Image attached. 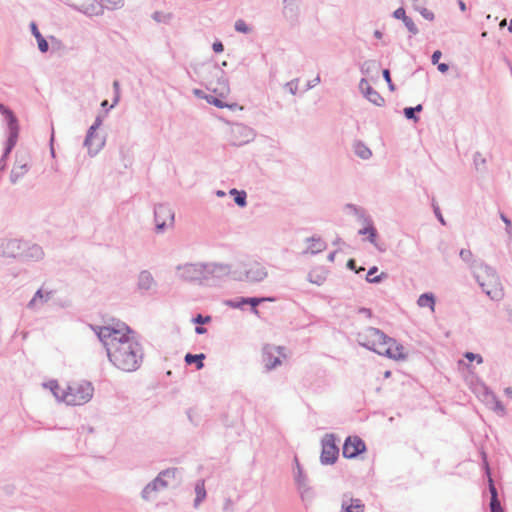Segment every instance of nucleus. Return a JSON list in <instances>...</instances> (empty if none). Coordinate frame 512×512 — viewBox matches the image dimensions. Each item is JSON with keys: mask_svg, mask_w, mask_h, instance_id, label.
I'll return each instance as SVG.
<instances>
[{"mask_svg": "<svg viewBox=\"0 0 512 512\" xmlns=\"http://www.w3.org/2000/svg\"><path fill=\"white\" fill-rule=\"evenodd\" d=\"M464 357L469 360L470 362L476 361L478 364H481L483 362V358L480 354H475L473 352H466L464 354Z\"/></svg>", "mask_w": 512, "mask_h": 512, "instance_id": "nucleus-56", "label": "nucleus"}, {"mask_svg": "<svg viewBox=\"0 0 512 512\" xmlns=\"http://www.w3.org/2000/svg\"><path fill=\"white\" fill-rule=\"evenodd\" d=\"M433 211H434L435 216L437 217V219L440 221V223L442 225H445L446 223H445V220H444V218H443V216L441 214L440 208H439L438 205H436L434 203H433Z\"/></svg>", "mask_w": 512, "mask_h": 512, "instance_id": "nucleus-63", "label": "nucleus"}, {"mask_svg": "<svg viewBox=\"0 0 512 512\" xmlns=\"http://www.w3.org/2000/svg\"><path fill=\"white\" fill-rule=\"evenodd\" d=\"M423 110V105L422 104H418L414 107H405L403 109V114L405 116L406 119L408 120H412L414 122H418L419 121V117L417 116L416 113H419Z\"/></svg>", "mask_w": 512, "mask_h": 512, "instance_id": "nucleus-38", "label": "nucleus"}, {"mask_svg": "<svg viewBox=\"0 0 512 512\" xmlns=\"http://www.w3.org/2000/svg\"><path fill=\"white\" fill-rule=\"evenodd\" d=\"M174 212L168 204L160 203L154 207V220L156 223V232L161 233L167 226V221L172 225L174 223Z\"/></svg>", "mask_w": 512, "mask_h": 512, "instance_id": "nucleus-10", "label": "nucleus"}, {"mask_svg": "<svg viewBox=\"0 0 512 512\" xmlns=\"http://www.w3.org/2000/svg\"><path fill=\"white\" fill-rule=\"evenodd\" d=\"M211 316L209 315H202V314H197L196 316H194L192 318V322L197 324V325H204V324H207L209 322H211Z\"/></svg>", "mask_w": 512, "mask_h": 512, "instance_id": "nucleus-51", "label": "nucleus"}, {"mask_svg": "<svg viewBox=\"0 0 512 512\" xmlns=\"http://www.w3.org/2000/svg\"><path fill=\"white\" fill-rule=\"evenodd\" d=\"M0 107L8 126V137L5 143L3 154L0 158V171H3L6 168L7 158L17 144L19 136V125L17 117L10 109L4 107L3 105H0Z\"/></svg>", "mask_w": 512, "mask_h": 512, "instance_id": "nucleus-5", "label": "nucleus"}, {"mask_svg": "<svg viewBox=\"0 0 512 512\" xmlns=\"http://www.w3.org/2000/svg\"><path fill=\"white\" fill-rule=\"evenodd\" d=\"M197 74L206 88L219 97H225L229 93V84L228 80L225 78V72L218 64L211 62L204 63L197 70Z\"/></svg>", "mask_w": 512, "mask_h": 512, "instance_id": "nucleus-3", "label": "nucleus"}, {"mask_svg": "<svg viewBox=\"0 0 512 512\" xmlns=\"http://www.w3.org/2000/svg\"><path fill=\"white\" fill-rule=\"evenodd\" d=\"M137 285L140 290L148 291L156 285V282L148 270H143L139 273Z\"/></svg>", "mask_w": 512, "mask_h": 512, "instance_id": "nucleus-24", "label": "nucleus"}, {"mask_svg": "<svg viewBox=\"0 0 512 512\" xmlns=\"http://www.w3.org/2000/svg\"><path fill=\"white\" fill-rule=\"evenodd\" d=\"M347 268L350 269V270H353L355 271L356 273H359L360 271H363L364 268L363 267H360L359 269H357L356 267V261L354 259H349L347 261Z\"/></svg>", "mask_w": 512, "mask_h": 512, "instance_id": "nucleus-62", "label": "nucleus"}, {"mask_svg": "<svg viewBox=\"0 0 512 512\" xmlns=\"http://www.w3.org/2000/svg\"><path fill=\"white\" fill-rule=\"evenodd\" d=\"M298 81L299 79L296 78V79H293L289 82H287L285 84V88L288 89V91L292 94V95H296L297 93V90H298Z\"/></svg>", "mask_w": 512, "mask_h": 512, "instance_id": "nucleus-53", "label": "nucleus"}, {"mask_svg": "<svg viewBox=\"0 0 512 512\" xmlns=\"http://www.w3.org/2000/svg\"><path fill=\"white\" fill-rule=\"evenodd\" d=\"M25 241L20 239L2 238L3 257L20 258Z\"/></svg>", "mask_w": 512, "mask_h": 512, "instance_id": "nucleus-14", "label": "nucleus"}, {"mask_svg": "<svg viewBox=\"0 0 512 512\" xmlns=\"http://www.w3.org/2000/svg\"><path fill=\"white\" fill-rule=\"evenodd\" d=\"M383 346H387V348H385V350H382L381 355H384V356H386L390 359H394V360L406 359L407 356H406V354L403 353L404 347L401 344H398L396 342V344L388 343V344H384Z\"/></svg>", "mask_w": 512, "mask_h": 512, "instance_id": "nucleus-19", "label": "nucleus"}, {"mask_svg": "<svg viewBox=\"0 0 512 512\" xmlns=\"http://www.w3.org/2000/svg\"><path fill=\"white\" fill-rule=\"evenodd\" d=\"M366 451V444L359 436H348L342 447V455L347 459H354Z\"/></svg>", "mask_w": 512, "mask_h": 512, "instance_id": "nucleus-11", "label": "nucleus"}, {"mask_svg": "<svg viewBox=\"0 0 512 512\" xmlns=\"http://www.w3.org/2000/svg\"><path fill=\"white\" fill-rule=\"evenodd\" d=\"M30 28L33 36L36 38L38 49L40 52L46 53L49 50L48 41L42 36L35 22H31Z\"/></svg>", "mask_w": 512, "mask_h": 512, "instance_id": "nucleus-26", "label": "nucleus"}, {"mask_svg": "<svg viewBox=\"0 0 512 512\" xmlns=\"http://www.w3.org/2000/svg\"><path fill=\"white\" fill-rule=\"evenodd\" d=\"M382 76H383L384 80L386 81V83H387V85H388L389 90H390V91H395L396 86H395V84L392 82L391 74H390V70H389V69H383V70H382Z\"/></svg>", "mask_w": 512, "mask_h": 512, "instance_id": "nucleus-52", "label": "nucleus"}, {"mask_svg": "<svg viewBox=\"0 0 512 512\" xmlns=\"http://www.w3.org/2000/svg\"><path fill=\"white\" fill-rule=\"evenodd\" d=\"M44 257V251L41 246L38 244H30L25 241V247H23L22 254H20V259L26 261H38Z\"/></svg>", "mask_w": 512, "mask_h": 512, "instance_id": "nucleus-17", "label": "nucleus"}, {"mask_svg": "<svg viewBox=\"0 0 512 512\" xmlns=\"http://www.w3.org/2000/svg\"><path fill=\"white\" fill-rule=\"evenodd\" d=\"M31 168L30 156L27 153L17 152L15 162L10 172V182L16 184Z\"/></svg>", "mask_w": 512, "mask_h": 512, "instance_id": "nucleus-9", "label": "nucleus"}, {"mask_svg": "<svg viewBox=\"0 0 512 512\" xmlns=\"http://www.w3.org/2000/svg\"><path fill=\"white\" fill-rule=\"evenodd\" d=\"M179 470L177 468H168L165 470H162L156 477H160L161 480H166L168 478L169 474H178Z\"/></svg>", "mask_w": 512, "mask_h": 512, "instance_id": "nucleus-55", "label": "nucleus"}, {"mask_svg": "<svg viewBox=\"0 0 512 512\" xmlns=\"http://www.w3.org/2000/svg\"><path fill=\"white\" fill-rule=\"evenodd\" d=\"M234 28L237 32L244 34H248L252 31V28L249 25H247V23L242 19H238L235 22Z\"/></svg>", "mask_w": 512, "mask_h": 512, "instance_id": "nucleus-47", "label": "nucleus"}, {"mask_svg": "<svg viewBox=\"0 0 512 512\" xmlns=\"http://www.w3.org/2000/svg\"><path fill=\"white\" fill-rule=\"evenodd\" d=\"M95 132V128L89 127L84 140V146L87 147L89 154L92 156L96 155L104 146V140L99 141V143L94 146L93 139Z\"/></svg>", "mask_w": 512, "mask_h": 512, "instance_id": "nucleus-21", "label": "nucleus"}, {"mask_svg": "<svg viewBox=\"0 0 512 512\" xmlns=\"http://www.w3.org/2000/svg\"><path fill=\"white\" fill-rule=\"evenodd\" d=\"M173 18L172 13H164L161 11H155L152 14V19L158 23L168 24Z\"/></svg>", "mask_w": 512, "mask_h": 512, "instance_id": "nucleus-43", "label": "nucleus"}, {"mask_svg": "<svg viewBox=\"0 0 512 512\" xmlns=\"http://www.w3.org/2000/svg\"><path fill=\"white\" fill-rule=\"evenodd\" d=\"M472 267L474 269V277L482 291L491 300L501 299L503 293L501 289V282L496 270L485 264L483 261L479 262V266Z\"/></svg>", "mask_w": 512, "mask_h": 512, "instance_id": "nucleus-4", "label": "nucleus"}, {"mask_svg": "<svg viewBox=\"0 0 512 512\" xmlns=\"http://www.w3.org/2000/svg\"><path fill=\"white\" fill-rule=\"evenodd\" d=\"M365 505L362 500L353 498L349 493L342 496L341 512H364Z\"/></svg>", "mask_w": 512, "mask_h": 512, "instance_id": "nucleus-16", "label": "nucleus"}, {"mask_svg": "<svg viewBox=\"0 0 512 512\" xmlns=\"http://www.w3.org/2000/svg\"><path fill=\"white\" fill-rule=\"evenodd\" d=\"M484 389H485L484 396H485V401L487 402V404H491V409H493L496 413L504 415L505 407L502 404V402L487 387H484Z\"/></svg>", "mask_w": 512, "mask_h": 512, "instance_id": "nucleus-22", "label": "nucleus"}, {"mask_svg": "<svg viewBox=\"0 0 512 512\" xmlns=\"http://www.w3.org/2000/svg\"><path fill=\"white\" fill-rule=\"evenodd\" d=\"M473 163L475 166V169L479 172H486V159L483 157V155L480 152H476L473 156Z\"/></svg>", "mask_w": 512, "mask_h": 512, "instance_id": "nucleus-41", "label": "nucleus"}, {"mask_svg": "<svg viewBox=\"0 0 512 512\" xmlns=\"http://www.w3.org/2000/svg\"><path fill=\"white\" fill-rule=\"evenodd\" d=\"M50 294L51 293L49 292L44 296L41 289L37 290L33 298L29 301L27 307L30 309L34 308L38 300H42L44 302L48 301L50 299Z\"/></svg>", "mask_w": 512, "mask_h": 512, "instance_id": "nucleus-44", "label": "nucleus"}, {"mask_svg": "<svg viewBox=\"0 0 512 512\" xmlns=\"http://www.w3.org/2000/svg\"><path fill=\"white\" fill-rule=\"evenodd\" d=\"M91 328L95 331L98 339L103 343L106 349L111 347L113 342L122 340L121 336L118 338V335L121 334L120 330L116 329L115 327L91 325Z\"/></svg>", "mask_w": 512, "mask_h": 512, "instance_id": "nucleus-12", "label": "nucleus"}, {"mask_svg": "<svg viewBox=\"0 0 512 512\" xmlns=\"http://www.w3.org/2000/svg\"><path fill=\"white\" fill-rule=\"evenodd\" d=\"M489 492H490V502H489V509L490 512H504L501 502L498 497V491L494 484L493 479L489 475Z\"/></svg>", "mask_w": 512, "mask_h": 512, "instance_id": "nucleus-20", "label": "nucleus"}, {"mask_svg": "<svg viewBox=\"0 0 512 512\" xmlns=\"http://www.w3.org/2000/svg\"><path fill=\"white\" fill-rule=\"evenodd\" d=\"M307 279L313 284L322 285L326 280V272L322 268L314 269L308 273Z\"/></svg>", "mask_w": 512, "mask_h": 512, "instance_id": "nucleus-31", "label": "nucleus"}, {"mask_svg": "<svg viewBox=\"0 0 512 512\" xmlns=\"http://www.w3.org/2000/svg\"><path fill=\"white\" fill-rule=\"evenodd\" d=\"M266 301H274L272 297H246V305H250L251 312L255 315L259 314L258 305Z\"/></svg>", "mask_w": 512, "mask_h": 512, "instance_id": "nucleus-34", "label": "nucleus"}, {"mask_svg": "<svg viewBox=\"0 0 512 512\" xmlns=\"http://www.w3.org/2000/svg\"><path fill=\"white\" fill-rule=\"evenodd\" d=\"M336 442L337 437L333 433H327L322 438V450L320 455V462L322 465H332L337 461L339 456V447Z\"/></svg>", "mask_w": 512, "mask_h": 512, "instance_id": "nucleus-8", "label": "nucleus"}, {"mask_svg": "<svg viewBox=\"0 0 512 512\" xmlns=\"http://www.w3.org/2000/svg\"><path fill=\"white\" fill-rule=\"evenodd\" d=\"M356 340L359 345L379 355L382 354V350L377 348V346H383L388 343L396 344L394 338L387 336L383 331L375 327H368L363 332L358 333Z\"/></svg>", "mask_w": 512, "mask_h": 512, "instance_id": "nucleus-6", "label": "nucleus"}, {"mask_svg": "<svg viewBox=\"0 0 512 512\" xmlns=\"http://www.w3.org/2000/svg\"><path fill=\"white\" fill-rule=\"evenodd\" d=\"M415 9L419 11V13L422 15L423 18H425L426 20H429V21H433L435 16H434V13L430 10H428L427 8H418L417 6H415Z\"/></svg>", "mask_w": 512, "mask_h": 512, "instance_id": "nucleus-54", "label": "nucleus"}, {"mask_svg": "<svg viewBox=\"0 0 512 512\" xmlns=\"http://www.w3.org/2000/svg\"><path fill=\"white\" fill-rule=\"evenodd\" d=\"M380 64L375 60H366L361 64L360 71L365 76H372L378 74Z\"/></svg>", "mask_w": 512, "mask_h": 512, "instance_id": "nucleus-29", "label": "nucleus"}, {"mask_svg": "<svg viewBox=\"0 0 512 512\" xmlns=\"http://www.w3.org/2000/svg\"><path fill=\"white\" fill-rule=\"evenodd\" d=\"M393 17L403 21L407 17L405 9L403 7H399L393 12Z\"/></svg>", "mask_w": 512, "mask_h": 512, "instance_id": "nucleus-61", "label": "nucleus"}, {"mask_svg": "<svg viewBox=\"0 0 512 512\" xmlns=\"http://www.w3.org/2000/svg\"><path fill=\"white\" fill-rule=\"evenodd\" d=\"M435 296L431 292L423 293L419 296L417 300V304L420 307H429L432 311L434 310L435 306Z\"/></svg>", "mask_w": 512, "mask_h": 512, "instance_id": "nucleus-33", "label": "nucleus"}, {"mask_svg": "<svg viewBox=\"0 0 512 512\" xmlns=\"http://www.w3.org/2000/svg\"><path fill=\"white\" fill-rule=\"evenodd\" d=\"M307 241L312 242V246L310 247L311 254L319 253L326 248V243L319 237L312 236L307 238Z\"/></svg>", "mask_w": 512, "mask_h": 512, "instance_id": "nucleus-39", "label": "nucleus"}, {"mask_svg": "<svg viewBox=\"0 0 512 512\" xmlns=\"http://www.w3.org/2000/svg\"><path fill=\"white\" fill-rule=\"evenodd\" d=\"M364 97L376 106H383L385 103L384 98L372 86H367L363 93Z\"/></svg>", "mask_w": 512, "mask_h": 512, "instance_id": "nucleus-25", "label": "nucleus"}, {"mask_svg": "<svg viewBox=\"0 0 512 512\" xmlns=\"http://www.w3.org/2000/svg\"><path fill=\"white\" fill-rule=\"evenodd\" d=\"M246 297H237L235 299L227 300L226 305L235 308V309H243L246 305Z\"/></svg>", "mask_w": 512, "mask_h": 512, "instance_id": "nucleus-45", "label": "nucleus"}, {"mask_svg": "<svg viewBox=\"0 0 512 512\" xmlns=\"http://www.w3.org/2000/svg\"><path fill=\"white\" fill-rule=\"evenodd\" d=\"M195 494L196 497L194 499V507L198 508L202 501L206 498V489H205V481L204 479L197 480L195 484Z\"/></svg>", "mask_w": 512, "mask_h": 512, "instance_id": "nucleus-27", "label": "nucleus"}, {"mask_svg": "<svg viewBox=\"0 0 512 512\" xmlns=\"http://www.w3.org/2000/svg\"><path fill=\"white\" fill-rule=\"evenodd\" d=\"M105 5L100 2H92L89 4H82L78 10L87 16H98L104 12Z\"/></svg>", "mask_w": 512, "mask_h": 512, "instance_id": "nucleus-23", "label": "nucleus"}, {"mask_svg": "<svg viewBox=\"0 0 512 512\" xmlns=\"http://www.w3.org/2000/svg\"><path fill=\"white\" fill-rule=\"evenodd\" d=\"M320 82H321V79H320V76H319V75H318V76H316L314 79L309 80V81L307 82V85H306V89H305V91L312 89L313 87H315L316 85H318Z\"/></svg>", "mask_w": 512, "mask_h": 512, "instance_id": "nucleus-64", "label": "nucleus"}, {"mask_svg": "<svg viewBox=\"0 0 512 512\" xmlns=\"http://www.w3.org/2000/svg\"><path fill=\"white\" fill-rule=\"evenodd\" d=\"M267 277V271L265 267L259 263L251 265L245 271V280L249 282H261Z\"/></svg>", "mask_w": 512, "mask_h": 512, "instance_id": "nucleus-18", "label": "nucleus"}, {"mask_svg": "<svg viewBox=\"0 0 512 512\" xmlns=\"http://www.w3.org/2000/svg\"><path fill=\"white\" fill-rule=\"evenodd\" d=\"M168 485L167 480H161L160 477H155L143 488L141 497L145 501H150L155 498L159 491L167 488Z\"/></svg>", "mask_w": 512, "mask_h": 512, "instance_id": "nucleus-15", "label": "nucleus"}, {"mask_svg": "<svg viewBox=\"0 0 512 512\" xmlns=\"http://www.w3.org/2000/svg\"><path fill=\"white\" fill-rule=\"evenodd\" d=\"M229 194L233 196L235 204L239 207L243 208L247 205V193L244 190L232 188Z\"/></svg>", "mask_w": 512, "mask_h": 512, "instance_id": "nucleus-36", "label": "nucleus"}, {"mask_svg": "<svg viewBox=\"0 0 512 512\" xmlns=\"http://www.w3.org/2000/svg\"><path fill=\"white\" fill-rule=\"evenodd\" d=\"M113 89H114L115 96L113 99V105L111 107H113L115 104H117L120 99V83L118 80H115L113 82Z\"/></svg>", "mask_w": 512, "mask_h": 512, "instance_id": "nucleus-59", "label": "nucleus"}, {"mask_svg": "<svg viewBox=\"0 0 512 512\" xmlns=\"http://www.w3.org/2000/svg\"><path fill=\"white\" fill-rule=\"evenodd\" d=\"M294 462H295L296 470H297L295 472V476H294L296 485L299 486L302 483H308L307 476L304 474L303 468L300 465L297 457L294 458Z\"/></svg>", "mask_w": 512, "mask_h": 512, "instance_id": "nucleus-40", "label": "nucleus"}, {"mask_svg": "<svg viewBox=\"0 0 512 512\" xmlns=\"http://www.w3.org/2000/svg\"><path fill=\"white\" fill-rule=\"evenodd\" d=\"M500 218L501 220L504 222L505 224V230L507 232V234L509 236H511L512 234V223H511V220L504 214V213H500Z\"/></svg>", "mask_w": 512, "mask_h": 512, "instance_id": "nucleus-58", "label": "nucleus"}, {"mask_svg": "<svg viewBox=\"0 0 512 512\" xmlns=\"http://www.w3.org/2000/svg\"><path fill=\"white\" fill-rule=\"evenodd\" d=\"M112 327H115L116 329L120 330L121 334L118 335V338H120V336H129V334L133 333L132 329L123 322H117Z\"/></svg>", "mask_w": 512, "mask_h": 512, "instance_id": "nucleus-49", "label": "nucleus"}, {"mask_svg": "<svg viewBox=\"0 0 512 512\" xmlns=\"http://www.w3.org/2000/svg\"><path fill=\"white\" fill-rule=\"evenodd\" d=\"M358 234L360 235H367V240L376 246V239L378 236L377 229L374 227L373 222L368 223L366 227L360 229L358 231Z\"/></svg>", "mask_w": 512, "mask_h": 512, "instance_id": "nucleus-32", "label": "nucleus"}, {"mask_svg": "<svg viewBox=\"0 0 512 512\" xmlns=\"http://www.w3.org/2000/svg\"><path fill=\"white\" fill-rule=\"evenodd\" d=\"M93 392L94 388L88 381L73 383L62 393L61 401L73 406L82 405L92 398Z\"/></svg>", "mask_w": 512, "mask_h": 512, "instance_id": "nucleus-7", "label": "nucleus"}, {"mask_svg": "<svg viewBox=\"0 0 512 512\" xmlns=\"http://www.w3.org/2000/svg\"><path fill=\"white\" fill-rule=\"evenodd\" d=\"M353 148L354 153L361 159L367 160L372 156L371 150L362 141H356Z\"/></svg>", "mask_w": 512, "mask_h": 512, "instance_id": "nucleus-35", "label": "nucleus"}, {"mask_svg": "<svg viewBox=\"0 0 512 512\" xmlns=\"http://www.w3.org/2000/svg\"><path fill=\"white\" fill-rule=\"evenodd\" d=\"M403 23L411 35H417L419 33V29L416 26V24L414 23V21L412 20V18L407 16L403 20Z\"/></svg>", "mask_w": 512, "mask_h": 512, "instance_id": "nucleus-48", "label": "nucleus"}, {"mask_svg": "<svg viewBox=\"0 0 512 512\" xmlns=\"http://www.w3.org/2000/svg\"><path fill=\"white\" fill-rule=\"evenodd\" d=\"M47 386L50 388L51 392L53 393V395L58 399V400H61V395L63 392H65L66 390H62L61 387L59 386L58 382L55 381V380H51L49 381V383L47 384Z\"/></svg>", "mask_w": 512, "mask_h": 512, "instance_id": "nucleus-46", "label": "nucleus"}, {"mask_svg": "<svg viewBox=\"0 0 512 512\" xmlns=\"http://www.w3.org/2000/svg\"><path fill=\"white\" fill-rule=\"evenodd\" d=\"M298 5L294 0H283V14L286 18L294 20L298 14Z\"/></svg>", "mask_w": 512, "mask_h": 512, "instance_id": "nucleus-28", "label": "nucleus"}, {"mask_svg": "<svg viewBox=\"0 0 512 512\" xmlns=\"http://www.w3.org/2000/svg\"><path fill=\"white\" fill-rule=\"evenodd\" d=\"M122 340L113 342L107 348L109 361L124 372H134L142 364L144 352L141 344L130 336H121Z\"/></svg>", "mask_w": 512, "mask_h": 512, "instance_id": "nucleus-2", "label": "nucleus"}, {"mask_svg": "<svg viewBox=\"0 0 512 512\" xmlns=\"http://www.w3.org/2000/svg\"><path fill=\"white\" fill-rule=\"evenodd\" d=\"M205 357L206 356L203 353H199V354L187 353L184 357V361L187 365L195 364L196 368L198 370H200L204 367L203 361H204Z\"/></svg>", "mask_w": 512, "mask_h": 512, "instance_id": "nucleus-30", "label": "nucleus"}, {"mask_svg": "<svg viewBox=\"0 0 512 512\" xmlns=\"http://www.w3.org/2000/svg\"><path fill=\"white\" fill-rule=\"evenodd\" d=\"M460 258L467 264L472 266H479V262L473 260V254L469 249H461L459 252Z\"/></svg>", "mask_w": 512, "mask_h": 512, "instance_id": "nucleus-42", "label": "nucleus"}, {"mask_svg": "<svg viewBox=\"0 0 512 512\" xmlns=\"http://www.w3.org/2000/svg\"><path fill=\"white\" fill-rule=\"evenodd\" d=\"M355 216H356L359 220H361V221L365 222L366 224H368V223H371V222H372L371 217L366 213V211H365L363 208H361V213H356V214H355Z\"/></svg>", "mask_w": 512, "mask_h": 512, "instance_id": "nucleus-60", "label": "nucleus"}, {"mask_svg": "<svg viewBox=\"0 0 512 512\" xmlns=\"http://www.w3.org/2000/svg\"><path fill=\"white\" fill-rule=\"evenodd\" d=\"M302 501L311 503L314 498V491L308 483H302L297 486Z\"/></svg>", "mask_w": 512, "mask_h": 512, "instance_id": "nucleus-37", "label": "nucleus"}, {"mask_svg": "<svg viewBox=\"0 0 512 512\" xmlns=\"http://www.w3.org/2000/svg\"><path fill=\"white\" fill-rule=\"evenodd\" d=\"M206 101L209 104L216 106L217 108H224V107L228 106V104L225 103L222 99H220L217 96H213V95H208V97H206Z\"/></svg>", "mask_w": 512, "mask_h": 512, "instance_id": "nucleus-50", "label": "nucleus"}, {"mask_svg": "<svg viewBox=\"0 0 512 512\" xmlns=\"http://www.w3.org/2000/svg\"><path fill=\"white\" fill-rule=\"evenodd\" d=\"M230 272V265L217 262L185 263L176 267L178 279L200 286H216Z\"/></svg>", "mask_w": 512, "mask_h": 512, "instance_id": "nucleus-1", "label": "nucleus"}, {"mask_svg": "<svg viewBox=\"0 0 512 512\" xmlns=\"http://www.w3.org/2000/svg\"><path fill=\"white\" fill-rule=\"evenodd\" d=\"M387 278H388V274L385 273V272H382L381 274H379V275H377L375 277L366 278V281L368 283L378 284V283H381L383 280H385Z\"/></svg>", "mask_w": 512, "mask_h": 512, "instance_id": "nucleus-57", "label": "nucleus"}, {"mask_svg": "<svg viewBox=\"0 0 512 512\" xmlns=\"http://www.w3.org/2000/svg\"><path fill=\"white\" fill-rule=\"evenodd\" d=\"M284 347L281 346H273V345H265L262 349V361L265 365V368L269 371L275 369L277 366L281 364V360L279 356H275V353L282 354Z\"/></svg>", "mask_w": 512, "mask_h": 512, "instance_id": "nucleus-13", "label": "nucleus"}]
</instances>
